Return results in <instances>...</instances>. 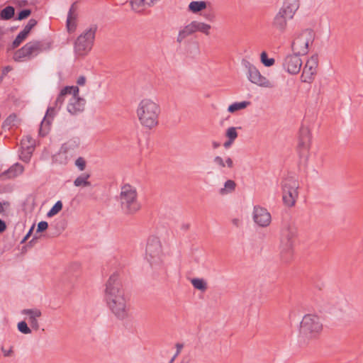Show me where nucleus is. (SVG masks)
I'll list each match as a JSON object with an SVG mask.
<instances>
[{"instance_id": "f257e3e1", "label": "nucleus", "mask_w": 363, "mask_h": 363, "mask_svg": "<svg viewBox=\"0 0 363 363\" xmlns=\"http://www.w3.org/2000/svg\"><path fill=\"white\" fill-rule=\"evenodd\" d=\"M104 299L113 315L119 320L128 317V298L122 286L118 272L113 273L108 278L104 292Z\"/></svg>"}, {"instance_id": "f03ea898", "label": "nucleus", "mask_w": 363, "mask_h": 363, "mask_svg": "<svg viewBox=\"0 0 363 363\" xmlns=\"http://www.w3.org/2000/svg\"><path fill=\"white\" fill-rule=\"evenodd\" d=\"M299 6V0H284L281 6L272 19V28L279 33H285L289 21L294 18Z\"/></svg>"}, {"instance_id": "7ed1b4c3", "label": "nucleus", "mask_w": 363, "mask_h": 363, "mask_svg": "<svg viewBox=\"0 0 363 363\" xmlns=\"http://www.w3.org/2000/svg\"><path fill=\"white\" fill-rule=\"evenodd\" d=\"M79 91L77 86H67L60 91L55 100V106H49L47 108L45 115L40 123L39 128L40 136L44 137L49 133L52 121L57 113L56 108L60 109L61 108L65 101V96L67 94H79Z\"/></svg>"}, {"instance_id": "20e7f679", "label": "nucleus", "mask_w": 363, "mask_h": 363, "mask_svg": "<svg viewBox=\"0 0 363 363\" xmlns=\"http://www.w3.org/2000/svg\"><path fill=\"white\" fill-rule=\"evenodd\" d=\"M160 108L157 104L151 99L142 100L137 109V115L140 123L148 128L157 125Z\"/></svg>"}, {"instance_id": "39448f33", "label": "nucleus", "mask_w": 363, "mask_h": 363, "mask_svg": "<svg viewBox=\"0 0 363 363\" xmlns=\"http://www.w3.org/2000/svg\"><path fill=\"white\" fill-rule=\"evenodd\" d=\"M119 201L122 210L125 213L133 214L140 208L136 188L130 184H127L121 186Z\"/></svg>"}, {"instance_id": "423d86ee", "label": "nucleus", "mask_w": 363, "mask_h": 363, "mask_svg": "<svg viewBox=\"0 0 363 363\" xmlns=\"http://www.w3.org/2000/svg\"><path fill=\"white\" fill-rule=\"evenodd\" d=\"M48 50H50L48 44L39 40H32L14 52L13 60L16 62L27 61Z\"/></svg>"}, {"instance_id": "0eeeda50", "label": "nucleus", "mask_w": 363, "mask_h": 363, "mask_svg": "<svg viewBox=\"0 0 363 363\" xmlns=\"http://www.w3.org/2000/svg\"><path fill=\"white\" fill-rule=\"evenodd\" d=\"M96 30L97 26L91 25L77 37L74 45L76 55L84 56L89 52L94 44Z\"/></svg>"}, {"instance_id": "6e6552de", "label": "nucleus", "mask_w": 363, "mask_h": 363, "mask_svg": "<svg viewBox=\"0 0 363 363\" xmlns=\"http://www.w3.org/2000/svg\"><path fill=\"white\" fill-rule=\"evenodd\" d=\"M315 39V33L312 29L306 28L294 33L291 43L293 52L301 55L308 52L309 44H312Z\"/></svg>"}, {"instance_id": "1a4fd4ad", "label": "nucleus", "mask_w": 363, "mask_h": 363, "mask_svg": "<svg viewBox=\"0 0 363 363\" xmlns=\"http://www.w3.org/2000/svg\"><path fill=\"white\" fill-rule=\"evenodd\" d=\"M320 318L311 314L305 315L300 323V335L304 340L315 337L322 330Z\"/></svg>"}, {"instance_id": "9d476101", "label": "nucleus", "mask_w": 363, "mask_h": 363, "mask_svg": "<svg viewBox=\"0 0 363 363\" xmlns=\"http://www.w3.org/2000/svg\"><path fill=\"white\" fill-rule=\"evenodd\" d=\"M145 258L153 269L162 267V246L158 238L152 236L147 240Z\"/></svg>"}, {"instance_id": "9b49d317", "label": "nucleus", "mask_w": 363, "mask_h": 363, "mask_svg": "<svg viewBox=\"0 0 363 363\" xmlns=\"http://www.w3.org/2000/svg\"><path fill=\"white\" fill-rule=\"evenodd\" d=\"M296 235L297 229L293 223H286L283 225L280 233L279 245L281 254L291 255Z\"/></svg>"}, {"instance_id": "f8f14e48", "label": "nucleus", "mask_w": 363, "mask_h": 363, "mask_svg": "<svg viewBox=\"0 0 363 363\" xmlns=\"http://www.w3.org/2000/svg\"><path fill=\"white\" fill-rule=\"evenodd\" d=\"M281 186L284 204L289 207L293 206L298 194L299 184L298 180L293 176H287L281 182Z\"/></svg>"}, {"instance_id": "ddd939ff", "label": "nucleus", "mask_w": 363, "mask_h": 363, "mask_svg": "<svg viewBox=\"0 0 363 363\" xmlns=\"http://www.w3.org/2000/svg\"><path fill=\"white\" fill-rule=\"evenodd\" d=\"M242 64L247 71V78L251 83L262 87H272L270 82L261 74L255 66L245 60H242Z\"/></svg>"}, {"instance_id": "4468645a", "label": "nucleus", "mask_w": 363, "mask_h": 363, "mask_svg": "<svg viewBox=\"0 0 363 363\" xmlns=\"http://www.w3.org/2000/svg\"><path fill=\"white\" fill-rule=\"evenodd\" d=\"M79 145V139L78 138L70 139L62 144L57 154V160L60 162L61 164H67L74 155Z\"/></svg>"}, {"instance_id": "2eb2a0df", "label": "nucleus", "mask_w": 363, "mask_h": 363, "mask_svg": "<svg viewBox=\"0 0 363 363\" xmlns=\"http://www.w3.org/2000/svg\"><path fill=\"white\" fill-rule=\"evenodd\" d=\"M311 136L308 127L301 126L299 130L298 151L301 158L306 162L308 159V151L311 146Z\"/></svg>"}, {"instance_id": "dca6fc26", "label": "nucleus", "mask_w": 363, "mask_h": 363, "mask_svg": "<svg viewBox=\"0 0 363 363\" xmlns=\"http://www.w3.org/2000/svg\"><path fill=\"white\" fill-rule=\"evenodd\" d=\"M298 53L287 55L283 60V69L290 74H298L302 66V60Z\"/></svg>"}, {"instance_id": "f3484780", "label": "nucleus", "mask_w": 363, "mask_h": 363, "mask_svg": "<svg viewBox=\"0 0 363 363\" xmlns=\"http://www.w3.org/2000/svg\"><path fill=\"white\" fill-rule=\"evenodd\" d=\"M252 218L254 222L262 228L269 225L272 221L270 213L265 208L260 206H254Z\"/></svg>"}, {"instance_id": "a211bd4d", "label": "nucleus", "mask_w": 363, "mask_h": 363, "mask_svg": "<svg viewBox=\"0 0 363 363\" xmlns=\"http://www.w3.org/2000/svg\"><path fill=\"white\" fill-rule=\"evenodd\" d=\"M318 64V58L317 55L311 56L306 62L301 76V79L303 82L309 83L313 80V76L316 73Z\"/></svg>"}, {"instance_id": "6ab92c4d", "label": "nucleus", "mask_w": 363, "mask_h": 363, "mask_svg": "<svg viewBox=\"0 0 363 363\" xmlns=\"http://www.w3.org/2000/svg\"><path fill=\"white\" fill-rule=\"evenodd\" d=\"M78 95L79 94H72L67 106V111L72 115H77L84 108L85 100Z\"/></svg>"}, {"instance_id": "aec40b11", "label": "nucleus", "mask_w": 363, "mask_h": 363, "mask_svg": "<svg viewBox=\"0 0 363 363\" xmlns=\"http://www.w3.org/2000/svg\"><path fill=\"white\" fill-rule=\"evenodd\" d=\"M22 315L26 316V319L28 320L30 327L34 330H38L39 328L38 318L42 315L41 311L37 308H26L21 311Z\"/></svg>"}, {"instance_id": "412c9836", "label": "nucleus", "mask_w": 363, "mask_h": 363, "mask_svg": "<svg viewBox=\"0 0 363 363\" xmlns=\"http://www.w3.org/2000/svg\"><path fill=\"white\" fill-rule=\"evenodd\" d=\"M318 304L323 311L333 313L335 312L337 308H340L342 305L345 304V301L343 299L337 301L334 298L325 297L319 301Z\"/></svg>"}, {"instance_id": "4be33fe9", "label": "nucleus", "mask_w": 363, "mask_h": 363, "mask_svg": "<svg viewBox=\"0 0 363 363\" xmlns=\"http://www.w3.org/2000/svg\"><path fill=\"white\" fill-rule=\"evenodd\" d=\"M77 16L74 4H72L69 8L66 21V26L69 33L74 32L77 28Z\"/></svg>"}, {"instance_id": "5701e85b", "label": "nucleus", "mask_w": 363, "mask_h": 363, "mask_svg": "<svg viewBox=\"0 0 363 363\" xmlns=\"http://www.w3.org/2000/svg\"><path fill=\"white\" fill-rule=\"evenodd\" d=\"M24 168L22 164L16 163L13 164L9 169L5 171L3 174L7 178H14L23 173Z\"/></svg>"}, {"instance_id": "b1692460", "label": "nucleus", "mask_w": 363, "mask_h": 363, "mask_svg": "<svg viewBox=\"0 0 363 363\" xmlns=\"http://www.w3.org/2000/svg\"><path fill=\"white\" fill-rule=\"evenodd\" d=\"M91 175L89 173H83L76 177L73 184L76 187H88L91 186L89 178Z\"/></svg>"}, {"instance_id": "393cba45", "label": "nucleus", "mask_w": 363, "mask_h": 363, "mask_svg": "<svg viewBox=\"0 0 363 363\" xmlns=\"http://www.w3.org/2000/svg\"><path fill=\"white\" fill-rule=\"evenodd\" d=\"M190 24L194 33L200 31L206 35H208L211 29V26L209 24L196 21H192Z\"/></svg>"}, {"instance_id": "a878e982", "label": "nucleus", "mask_w": 363, "mask_h": 363, "mask_svg": "<svg viewBox=\"0 0 363 363\" xmlns=\"http://www.w3.org/2000/svg\"><path fill=\"white\" fill-rule=\"evenodd\" d=\"M235 182L231 179H228L225 182L224 186L219 189V194L223 196L230 194L235 190Z\"/></svg>"}, {"instance_id": "bb28decb", "label": "nucleus", "mask_w": 363, "mask_h": 363, "mask_svg": "<svg viewBox=\"0 0 363 363\" xmlns=\"http://www.w3.org/2000/svg\"><path fill=\"white\" fill-rule=\"evenodd\" d=\"M15 14V9L11 6H7L3 9L0 12V19L7 21L13 17Z\"/></svg>"}, {"instance_id": "cd10ccee", "label": "nucleus", "mask_w": 363, "mask_h": 363, "mask_svg": "<svg viewBox=\"0 0 363 363\" xmlns=\"http://www.w3.org/2000/svg\"><path fill=\"white\" fill-rule=\"evenodd\" d=\"M206 7V4L203 1H194L189 5V9L193 13H197Z\"/></svg>"}, {"instance_id": "c85d7f7f", "label": "nucleus", "mask_w": 363, "mask_h": 363, "mask_svg": "<svg viewBox=\"0 0 363 363\" xmlns=\"http://www.w3.org/2000/svg\"><path fill=\"white\" fill-rule=\"evenodd\" d=\"M250 104V101H243L240 102H235L230 104L228 108V111L230 113H234L238 110H241L245 108L247 106Z\"/></svg>"}, {"instance_id": "c756f323", "label": "nucleus", "mask_w": 363, "mask_h": 363, "mask_svg": "<svg viewBox=\"0 0 363 363\" xmlns=\"http://www.w3.org/2000/svg\"><path fill=\"white\" fill-rule=\"evenodd\" d=\"M194 33V31L192 30V28L191 27V24L186 26L184 28L181 29L179 32L178 36H177V42L181 43L182 40L186 38L188 35Z\"/></svg>"}, {"instance_id": "7c9ffc66", "label": "nucleus", "mask_w": 363, "mask_h": 363, "mask_svg": "<svg viewBox=\"0 0 363 363\" xmlns=\"http://www.w3.org/2000/svg\"><path fill=\"white\" fill-rule=\"evenodd\" d=\"M35 140L30 135H26L23 138L21 142V149L26 150V147H32L33 150L35 148Z\"/></svg>"}, {"instance_id": "2f4dec72", "label": "nucleus", "mask_w": 363, "mask_h": 363, "mask_svg": "<svg viewBox=\"0 0 363 363\" xmlns=\"http://www.w3.org/2000/svg\"><path fill=\"white\" fill-rule=\"evenodd\" d=\"M191 284L195 289L201 290L202 291H204L207 288L206 283L202 279H192Z\"/></svg>"}, {"instance_id": "473e14b6", "label": "nucleus", "mask_w": 363, "mask_h": 363, "mask_svg": "<svg viewBox=\"0 0 363 363\" xmlns=\"http://www.w3.org/2000/svg\"><path fill=\"white\" fill-rule=\"evenodd\" d=\"M155 1L156 0H140L138 2V1L132 2L131 6H132L133 10H134L135 11L140 12L141 10L140 9L139 6L141 4H145L146 3L147 4V6H151L152 5L154 4Z\"/></svg>"}, {"instance_id": "72a5a7b5", "label": "nucleus", "mask_w": 363, "mask_h": 363, "mask_svg": "<svg viewBox=\"0 0 363 363\" xmlns=\"http://www.w3.org/2000/svg\"><path fill=\"white\" fill-rule=\"evenodd\" d=\"M62 208V203L61 201H57L54 206L50 209L47 213L48 217H52L58 213Z\"/></svg>"}, {"instance_id": "f704fd0d", "label": "nucleus", "mask_w": 363, "mask_h": 363, "mask_svg": "<svg viewBox=\"0 0 363 363\" xmlns=\"http://www.w3.org/2000/svg\"><path fill=\"white\" fill-rule=\"evenodd\" d=\"M261 62L265 67H271L274 64V58H269L266 52H262L260 55Z\"/></svg>"}, {"instance_id": "c9c22d12", "label": "nucleus", "mask_w": 363, "mask_h": 363, "mask_svg": "<svg viewBox=\"0 0 363 363\" xmlns=\"http://www.w3.org/2000/svg\"><path fill=\"white\" fill-rule=\"evenodd\" d=\"M33 149H32V147H26V150H22L21 151V153L20 155V157L21 159L23 161V162H29L30 161V159L31 157V155L33 154Z\"/></svg>"}, {"instance_id": "e433bc0d", "label": "nucleus", "mask_w": 363, "mask_h": 363, "mask_svg": "<svg viewBox=\"0 0 363 363\" xmlns=\"http://www.w3.org/2000/svg\"><path fill=\"white\" fill-rule=\"evenodd\" d=\"M17 328L19 332L24 335H28L31 333L30 328L28 326L27 323L25 320H22L19 322L17 325Z\"/></svg>"}, {"instance_id": "4c0bfd02", "label": "nucleus", "mask_w": 363, "mask_h": 363, "mask_svg": "<svg viewBox=\"0 0 363 363\" xmlns=\"http://www.w3.org/2000/svg\"><path fill=\"white\" fill-rule=\"evenodd\" d=\"M26 37L27 35L21 31L13 41L11 45V49H14L19 46L20 44L23 42V40H24L26 38Z\"/></svg>"}, {"instance_id": "58836bf2", "label": "nucleus", "mask_w": 363, "mask_h": 363, "mask_svg": "<svg viewBox=\"0 0 363 363\" xmlns=\"http://www.w3.org/2000/svg\"><path fill=\"white\" fill-rule=\"evenodd\" d=\"M37 23L35 19L30 18L21 31L28 36L30 30L37 25Z\"/></svg>"}, {"instance_id": "ea45409f", "label": "nucleus", "mask_w": 363, "mask_h": 363, "mask_svg": "<svg viewBox=\"0 0 363 363\" xmlns=\"http://www.w3.org/2000/svg\"><path fill=\"white\" fill-rule=\"evenodd\" d=\"M74 164L75 166L77 167V169L80 171V172H82L86 168V160H84V157H79L76 160H75V162H74Z\"/></svg>"}, {"instance_id": "a19ab883", "label": "nucleus", "mask_w": 363, "mask_h": 363, "mask_svg": "<svg viewBox=\"0 0 363 363\" xmlns=\"http://www.w3.org/2000/svg\"><path fill=\"white\" fill-rule=\"evenodd\" d=\"M30 13H31L30 9H23L18 13V16H16V20L22 21V20L28 18L30 15Z\"/></svg>"}, {"instance_id": "79ce46f5", "label": "nucleus", "mask_w": 363, "mask_h": 363, "mask_svg": "<svg viewBox=\"0 0 363 363\" xmlns=\"http://www.w3.org/2000/svg\"><path fill=\"white\" fill-rule=\"evenodd\" d=\"M226 135L230 140H235L238 137V133L235 127H230L227 129Z\"/></svg>"}, {"instance_id": "37998d69", "label": "nucleus", "mask_w": 363, "mask_h": 363, "mask_svg": "<svg viewBox=\"0 0 363 363\" xmlns=\"http://www.w3.org/2000/svg\"><path fill=\"white\" fill-rule=\"evenodd\" d=\"M16 116H9L4 122V128H9L11 125H13Z\"/></svg>"}, {"instance_id": "c03bdc74", "label": "nucleus", "mask_w": 363, "mask_h": 363, "mask_svg": "<svg viewBox=\"0 0 363 363\" xmlns=\"http://www.w3.org/2000/svg\"><path fill=\"white\" fill-rule=\"evenodd\" d=\"M215 165H216L219 168L225 167V161L220 156H216L213 160Z\"/></svg>"}, {"instance_id": "a18cd8bd", "label": "nucleus", "mask_w": 363, "mask_h": 363, "mask_svg": "<svg viewBox=\"0 0 363 363\" xmlns=\"http://www.w3.org/2000/svg\"><path fill=\"white\" fill-rule=\"evenodd\" d=\"M48 227V223L46 221L42 220L38 223L37 226V232H43Z\"/></svg>"}, {"instance_id": "49530a36", "label": "nucleus", "mask_w": 363, "mask_h": 363, "mask_svg": "<svg viewBox=\"0 0 363 363\" xmlns=\"http://www.w3.org/2000/svg\"><path fill=\"white\" fill-rule=\"evenodd\" d=\"M77 83L79 86H83L86 83V77L84 76H80L77 80Z\"/></svg>"}, {"instance_id": "de8ad7c7", "label": "nucleus", "mask_w": 363, "mask_h": 363, "mask_svg": "<svg viewBox=\"0 0 363 363\" xmlns=\"http://www.w3.org/2000/svg\"><path fill=\"white\" fill-rule=\"evenodd\" d=\"M227 166L229 168H232L233 166V162L230 157H227L225 160V167Z\"/></svg>"}, {"instance_id": "09e8293b", "label": "nucleus", "mask_w": 363, "mask_h": 363, "mask_svg": "<svg viewBox=\"0 0 363 363\" xmlns=\"http://www.w3.org/2000/svg\"><path fill=\"white\" fill-rule=\"evenodd\" d=\"M6 228V223L4 220L0 219V233L4 232Z\"/></svg>"}, {"instance_id": "8fccbe9b", "label": "nucleus", "mask_w": 363, "mask_h": 363, "mask_svg": "<svg viewBox=\"0 0 363 363\" xmlns=\"http://www.w3.org/2000/svg\"><path fill=\"white\" fill-rule=\"evenodd\" d=\"M33 226H32L30 228V230H28V233L26 235V236L23 239L22 242H25L30 236V235L32 233V231H33Z\"/></svg>"}, {"instance_id": "3c124183", "label": "nucleus", "mask_w": 363, "mask_h": 363, "mask_svg": "<svg viewBox=\"0 0 363 363\" xmlns=\"http://www.w3.org/2000/svg\"><path fill=\"white\" fill-rule=\"evenodd\" d=\"M1 350H2V352L4 353V355L5 357H9L11 354V353L12 352V350L11 349L6 350L4 347H2Z\"/></svg>"}, {"instance_id": "603ef678", "label": "nucleus", "mask_w": 363, "mask_h": 363, "mask_svg": "<svg viewBox=\"0 0 363 363\" xmlns=\"http://www.w3.org/2000/svg\"><path fill=\"white\" fill-rule=\"evenodd\" d=\"M184 347V345L182 343H177L176 344V348L177 351V354H179L181 352L182 349Z\"/></svg>"}, {"instance_id": "864d4df0", "label": "nucleus", "mask_w": 363, "mask_h": 363, "mask_svg": "<svg viewBox=\"0 0 363 363\" xmlns=\"http://www.w3.org/2000/svg\"><path fill=\"white\" fill-rule=\"evenodd\" d=\"M4 205H9V203L8 202L2 203V202L0 201V213H4Z\"/></svg>"}, {"instance_id": "5fc2aeb1", "label": "nucleus", "mask_w": 363, "mask_h": 363, "mask_svg": "<svg viewBox=\"0 0 363 363\" xmlns=\"http://www.w3.org/2000/svg\"><path fill=\"white\" fill-rule=\"evenodd\" d=\"M4 34H5L4 30H3L1 28H0V47L2 45V38Z\"/></svg>"}, {"instance_id": "6e6d98bb", "label": "nucleus", "mask_w": 363, "mask_h": 363, "mask_svg": "<svg viewBox=\"0 0 363 363\" xmlns=\"http://www.w3.org/2000/svg\"><path fill=\"white\" fill-rule=\"evenodd\" d=\"M233 141H234V140H230L229 139L228 141L225 142V143H224V145H224V147H225V148H228V147H230V146L231 145V144L233 143Z\"/></svg>"}, {"instance_id": "4d7b16f0", "label": "nucleus", "mask_w": 363, "mask_h": 363, "mask_svg": "<svg viewBox=\"0 0 363 363\" xmlns=\"http://www.w3.org/2000/svg\"><path fill=\"white\" fill-rule=\"evenodd\" d=\"M11 69V68L9 66H7V67H4V69H3V74H6V73H8Z\"/></svg>"}, {"instance_id": "13d9d810", "label": "nucleus", "mask_w": 363, "mask_h": 363, "mask_svg": "<svg viewBox=\"0 0 363 363\" xmlns=\"http://www.w3.org/2000/svg\"><path fill=\"white\" fill-rule=\"evenodd\" d=\"M212 145H213V147L216 149V148H218L220 146V143L218 142L213 141L212 143Z\"/></svg>"}, {"instance_id": "bf43d9fd", "label": "nucleus", "mask_w": 363, "mask_h": 363, "mask_svg": "<svg viewBox=\"0 0 363 363\" xmlns=\"http://www.w3.org/2000/svg\"><path fill=\"white\" fill-rule=\"evenodd\" d=\"M238 220L237 218H235V219L233 220V225H235L236 226H238Z\"/></svg>"}, {"instance_id": "052dcab7", "label": "nucleus", "mask_w": 363, "mask_h": 363, "mask_svg": "<svg viewBox=\"0 0 363 363\" xmlns=\"http://www.w3.org/2000/svg\"><path fill=\"white\" fill-rule=\"evenodd\" d=\"M175 358H176V357L173 356L172 358H171V359H170L169 363H172L174 361Z\"/></svg>"}, {"instance_id": "680f3d73", "label": "nucleus", "mask_w": 363, "mask_h": 363, "mask_svg": "<svg viewBox=\"0 0 363 363\" xmlns=\"http://www.w3.org/2000/svg\"><path fill=\"white\" fill-rule=\"evenodd\" d=\"M175 358H176V357L173 356L172 358H171V359H170L169 363H172L174 361Z\"/></svg>"}, {"instance_id": "e2e57ef3", "label": "nucleus", "mask_w": 363, "mask_h": 363, "mask_svg": "<svg viewBox=\"0 0 363 363\" xmlns=\"http://www.w3.org/2000/svg\"><path fill=\"white\" fill-rule=\"evenodd\" d=\"M188 228H189V225H183V228H184V230H186Z\"/></svg>"}, {"instance_id": "0e129e2a", "label": "nucleus", "mask_w": 363, "mask_h": 363, "mask_svg": "<svg viewBox=\"0 0 363 363\" xmlns=\"http://www.w3.org/2000/svg\"><path fill=\"white\" fill-rule=\"evenodd\" d=\"M179 354H177V351L174 356H175L177 357Z\"/></svg>"}]
</instances>
